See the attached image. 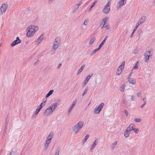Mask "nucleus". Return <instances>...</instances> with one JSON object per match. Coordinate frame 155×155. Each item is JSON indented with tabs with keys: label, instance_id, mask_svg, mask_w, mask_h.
I'll return each mask as SVG.
<instances>
[{
	"label": "nucleus",
	"instance_id": "obj_1",
	"mask_svg": "<svg viewBox=\"0 0 155 155\" xmlns=\"http://www.w3.org/2000/svg\"><path fill=\"white\" fill-rule=\"evenodd\" d=\"M38 29L39 28L38 26L34 25L29 26L26 29V37H30L33 36Z\"/></svg>",
	"mask_w": 155,
	"mask_h": 155
},
{
	"label": "nucleus",
	"instance_id": "obj_2",
	"mask_svg": "<svg viewBox=\"0 0 155 155\" xmlns=\"http://www.w3.org/2000/svg\"><path fill=\"white\" fill-rule=\"evenodd\" d=\"M57 106L58 104L56 103L51 104L45 110L44 114L47 116L51 115L57 107Z\"/></svg>",
	"mask_w": 155,
	"mask_h": 155
},
{
	"label": "nucleus",
	"instance_id": "obj_3",
	"mask_svg": "<svg viewBox=\"0 0 155 155\" xmlns=\"http://www.w3.org/2000/svg\"><path fill=\"white\" fill-rule=\"evenodd\" d=\"M61 43V39L60 38L57 37L55 39L53 43L52 49L51 51V54H53L55 51L58 48Z\"/></svg>",
	"mask_w": 155,
	"mask_h": 155
},
{
	"label": "nucleus",
	"instance_id": "obj_4",
	"mask_svg": "<svg viewBox=\"0 0 155 155\" xmlns=\"http://www.w3.org/2000/svg\"><path fill=\"white\" fill-rule=\"evenodd\" d=\"M53 133L52 132H51L48 136L44 146V149L45 150H47L48 148L50 143L51 142V139L53 137Z\"/></svg>",
	"mask_w": 155,
	"mask_h": 155
},
{
	"label": "nucleus",
	"instance_id": "obj_5",
	"mask_svg": "<svg viewBox=\"0 0 155 155\" xmlns=\"http://www.w3.org/2000/svg\"><path fill=\"white\" fill-rule=\"evenodd\" d=\"M84 125V122L82 121H79L73 128V131L75 134H77L82 128Z\"/></svg>",
	"mask_w": 155,
	"mask_h": 155
},
{
	"label": "nucleus",
	"instance_id": "obj_6",
	"mask_svg": "<svg viewBox=\"0 0 155 155\" xmlns=\"http://www.w3.org/2000/svg\"><path fill=\"white\" fill-rule=\"evenodd\" d=\"M125 64V62L123 61L120 66L117 69V71L116 72V74L117 75H120L124 69Z\"/></svg>",
	"mask_w": 155,
	"mask_h": 155
},
{
	"label": "nucleus",
	"instance_id": "obj_7",
	"mask_svg": "<svg viewBox=\"0 0 155 155\" xmlns=\"http://www.w3.org/2000/svg\"><path fill=\"white\" fill-rule=\"evenodd\" d=\"M110 2V1L108 2L105 7L103 9L102 12L104 13L105 14H107L110 11V6L111 5Z\"/></svg>",
	"mask_w": 155,
	"mask_h": 155
},
{
	"label": "nucleus",
	"instance_id": "obj_8",
	"mask_svg": "<svg viewBox=\"0 0 155 155\" xmlns=\"http://www.w3.org/2000/svg\"><path fill=\"white\" fill-rule=\"evenodd\" d=\"M104 105V103H101L98 105V107H96L95 108L94 111V113L95 114L99 113Z\"/></svg>",
	"mask_w": 155,
	"mask_h": 155
},
{
	"label": "nucleus",
	"instance_id": "obj_9",
	"mask_svg": "<svg viewBox=\"0 0 155 155\" xmlns=\"http://www.w3.org/2000/svg\"><path fill=\"white\" fill-rule=\"evenodd\" d=\"M152 52L148 50L144 54L145 61H148L149 57L152 55Z\"/></svg>",
	"mask_w": 155,
	"mask_h": 155
},
{
	"label": "nucleus",
	"instance_id": "obj_10",
	"mask_svg": "<svg viewBox=\"0 0 155 155\" xmlns=\"http://www.w3.org/2000/svg\"><path fill=\"white\" fill-rule=\"evenodd\" d=\"M8 5L5 4H2L0 8V12L2 14L5 13L7 10L8 8Z\"/></svg>",
	"mask_w": 155,
	"mask_h": 155
},
{
	"label": "nucleus",
	"instance_id": "obj_11",
	"mask_svg": "<svg viewBox=\"0 0 155 155\" xmlns=\"http://www.w3.org/2000/svg\"><path fill=\"white\" fill-rule=\"evenodd\" d=\"M126 3V0H120L117 4V8L119 9L124 5Z\"/></svg>",
	"mask_w": 155,
	"mask_h": 155
},
{
	"label": "nucleus",
	"instance_id": "obj_12",
	"mask_svg": "<svg viewBox=\"0 0 155 155\" xmlns=\"http://www.w3.org/2000/svg\"><path fill=\"white\" fill-rule=\"evenodd\" d=\"M21 42V40L19 39V38L17 37L16 38V39L13 41L12 43L11 44V46L12 47H14L16 45L20 43Z\"/></svg>",
	"mask_w": 155,
	"mask_h": 155
},
{
	"label": "nucleus",
	"instance_id": "obj_13",
	"mask_svg": "<svg viewBox=\"0 0 155 155\" xmlns=\"http://www.w3.org/2000/svg\"><path fill=\"white\" fill-rule=\"evenodd\" d=\"M128 82L130 84H135L136 83V80L135 78H128Z\"/></svg>",
	"mask_w": 155,
	"mask_h": 155
},
{
	"label": "nucleus",
	"instance_id": "obj_14",
	"mask_svg": "<svg viewBox=\"0 0 155 155\" xmlns=\"http://www.w3.org/2000/svg\"><path fill=\"white\" fill-rule=\"evenodd\" d=\"M75 104H76V102L75 101L73 102V103L72 104V105L70 106L69 109L67 111V113L68 114H70L71 113V111L72 110V109L74 108V106H75Z\"/></svg>",
	"mask_w": 155,
	"mask_h": 155
},
{
	"label": "nucleus",
	"instance_id": "obj_15",
	"mask_svg": "<svg viewBox=\"0 0 155 155\" xmlns=\"http://www.w3.org/2000/svg\"><path fill=\"white\" fill-rule=\"evenodd\" d=\"M93 75V74H91V75H89V76H87L86 79L85 80L84 82V83H83V86H84L86 85V84L88 82L89 80L90 79V78H91V76L92 75Z\"/></svg>",
	"mask_w": 155,
	"mask_h": 155
},
{
	"label": "nucleus",
	"instance_id": "obj_16",
	"mask_svg": "<svg viewBox=\"0 0 155 155\" xmlns=\"http://www.w3.org/2000/svg\"><path fill=\"white\" fill-rule=\"evenodd\" d=\"M138 61H137L136 63L133 66V68H132V71L130 73V75L132 73V71H133L134 69L136 70L138 68Z\"/></svg>",
	"mask_w": 155,
	"mask_h": 155
},
{
	"label": "nucleus",
	"instance_id": "obj_17",
	"mask_svg": "<svg viewBox=\"0 0 155 155\" xmlns=\"http://www.w3.org/2000/svg\"><path fill=\"white\" fill-rule=\"evenodd\" d=\"M42 36V35H41L36 41V43L37 45H38L43 40V38Z\"/></svg>",
	"mask_w": 155,
	"mask_h": 155
},
{
	"label": "nucleus",
	"instance_id": "obj_18",
	"mask_svg": "<svg viewBox=\"0 0 155 155\" xmlns=\"http://www.w3.org/2000/svg\"><path fill=\"white\" fill-rule=\"evenodd\" d=\"M134 125L133 124H130L126 130L130 133L131 130H133Z\"/></svg>",
	"mask_w": 155,
	"mask_h": 155
},
{
	"label": "nucleus",
	"instance_id": "obj_19",
	"mask_svg": "<svg viewBox=\"0 0 155 155\" xmlns=\"http://www.w3.org/2000/svg\"><path fill=\"white\" fill-rule=\"evenodd\" d=\"M97 139H96L93 143H92V146L91 147V150H93L94 147H96V145L97 144Z\"/></svg>",
	"mask_w": 155,
	"mask_h": 155
},
{
	"label": "nucleus",
	"instance_id": "obj_20",
	"mask_svg": "<svg viewBox=\"0 0 155 155\" xmlns=\"http://www.w3.org/2000/svg\"><path fill=\"white\" fill-rule=\"evenodd\" d=\"M125 87L126 85L125 84H122L119 90L120 91L122 92H124L125 89Z\"/></svg>",
	"mask_w": 155,
	"mask_h": 155
},
{
	"label": "nucleus",
	"instance_id": "obj_21",
	"mask_svg": "<svg viewBox=\"0 0 155 155\" xmlns=\"http://www.w3.org/2000/svg\"><path fill=\"white\" fill-rule=\"evenodd\" d=\"M85 66V64H83L82 66L81 67V68L80 69L78 70V72L77 73V74L78 75L79 74L83 71V69H84V68Z\"/></svg>",
	"mask_w": 155,
	"mask_h": 155
},
{
	"label": "nucleus",
	"instance_id": "obj_22",
	"mask_svg": "<svg viewBox=\"0 0 155 155\" xmlns=\"http://www.w3.org/2000/svg\"><path fill=\"white\" fill-rule=\"evenodd\" d=\"M96 38L95 37H93L91 38L89 41V44L90 45H92L94 41L96 40Z\"/></svg>",
	"mask_w": 155,
	"mask_h": 155
},
{
	"label": "nucleus",
	"instance_id": "obj_23",
	"mask_svg": "<svg viewBox=\"0 0 155 155\" xmlns=\"http://www.w3.org/2000/svg\"><path fill=\"white\" fill-rule=\"evenodd\" d=\"M130 133L128 131L126 130L124 133V136L126 137H127L129 136Z\"/></svg>",
	"mask_w": 155,
	"mask_h": 155
},
{
	"label": "nucleus",
	"instance_id": "obj_24",
	"mask_svg": "<svg viewBox=\"0 0 155 155\" xmlns=\"http://www.w3.org/2000/svg\"><path fill=\"white\" fill-rule=\"evenodd\" d=\"M89 137V135L88 134H87L84 137L83 140L82 142V143L83 144H84L85 143L86 141L88 139Z\"/></svg>",
	"mask_w": 155,
	"mask_h": 155
},
{
	"label": "nucleus",
	"instance_id": "obj_25",
	"mask_svg": "<svg viewBox=\"0 0 155 155\" xmlns=\"http://www.w3.org/2000/svg\"><path fill=\"white\" fill-rule=\"evenodd\" d=\"M106 28V29L107 30H109L110 28V27L108 26V24L107 23L103 24V26L102 27V28Z\"/></svg>",
	"mask_w": 155,
	"mask_h": 155
},
{
	"label": "nucleus",
	"instance_id": "obj_26",
	"mask_svg": "<svg viewBox=\"0 0 155 155\" xmlns=\"http://www.w3.org/2000/svg\"><path fill=\"white\" fill-rule=\"evenodd\" d=\"M88 22L89 19L88 18H87L85 20L83 24H82V25L86 26L88 25Z\"/></svg>",
	"mask_w": 155,
	"mask_h": 155
},
{
	"label": "nucleus",
	"instance_id": "obj_27",
	"mask_svg": "<svg viewBox=\"0 0 155 155\" xmlns=\"http://www.w3.org/2000/svg\"><path fill=\"white\" fill-rule=\"evenodd\" d=\"M54 90H51L46 96V97H48L50 96L53 92Z\"/></svg>",
	"mask_w": 155,
	"mask_h": 155
},
{
	"label": "nucleus",
	"instance_id": "obj_28",
	"mask_svg": "<svg viewBox=\"0 0 155 155\" xmlns=\"http://www.w3.org/2000/svg\"><path fill=\"white\" fill-rule=\"evenodd\" d=\"M146 17L145 16H143L140 19L139 21L142 23H143L146 19Z\"/></svg>",
	"mask_w": 155,
	"mask_h": 155
},
{
	"label": "nucleus",
	"instance_id": "obj_29",
	"mask_svg": "<svg viewBox=\"0 0 155 155\" xmlns=\"http://www.w3.org/2000/svg\"><path fill=\"white\" fill-rule=\"evenodd\" d=\"M100 48H98L95 49L90 54V56H92Z\"/></svg>",
	"mask_w": 155,
	"mask_h": 155
},
{
	"label": "nucleus",
	"instance_id": "obj_30",
	"mask_svg": "<svg viewBox=\"0 0 155 155\" xmlns=\"http://www.w3.org/2000/svg\"><path fill=\"white\" fill-rule=\"evenodd\" d=\"M86 28V27L83 25H81V30L83 32L85 31V29Z\"/></svg>",
	"mask_w": 155,
	"mask_h": 155
},
{
	"label": "nucleus",
	"instance_id": "obj_31",
	"mask_svg": "<svg viewBox=\"0 0 155 155\" xmlns=\"http://www.w3.org/2000/svg\"><path fill=\"white\" fill-rule=\"evenodd\" d=\"M41 109V107H38L35 113V115H36L38 113Z\"/></svg>",
	"mask_w": 155,
	"mask_h": 155
},
{
	"label": "nucleus",
	"instance_id": "obj_32",
	"mask_svg": "<svg viewBox=\"0 0 155 155\" xmlns=\"http://www.w3.org/2000/svg\"><path fill=\"white\" fill-rule=\"evenodd\" d=\"M46 101V100L45 101H43V102L41 103L40 105H39L38 107H41V108L42 107L45 105V102Z\"/></svg>",
	"mask_w": 155,
	"mask_h": 155
},
{
	"label": "nucleus",
	"instance_id": "obj_33",
	"mask_svg": "<svg viewBox=\"0 0 155 155\" xmlns=\"http://www.w3.org/2000/svg\"><path fill=\"white\" fill-rule=\"evenodd\" d=\"M81 3H79V4H77L75 6L74 9V11H76L78 10V9L79 6L81 5Z\"/></svg>",
	"mask_w": 155,
	"mask_h": 155
},
{
	"label": "nucleus",
	"instance_id": "obj_34",
	"mask_svg": "<svg viewBox=\"0 0 155 155\" xmlns=\"http://www.w3.org/2000/svg\"><path fill=\"white\" fill-rule=\"evenodd\" d=\"M108 18L107 17H105L103 18L102 20V23L105 24L106 23L107 21L108 20Z\"/></svg>",
	"mask_w": 155,
	"mask_h": 155
},
{
	"label": "nucleus",
	"instance_id": "obj_35",
	"mask_svg": "<svg viewBox=\"0 0 155 155\" xmlns=\"http://www.w3.org/2000/svg\"><path fill=\"white\" fill-rule=\"evenodd\" d=\"M117 143V141H115L111 145V147L112 149H114L116 146Z\"/></svg>",
	"mask_w": 155,
	"mask_h": 155
},
{
	"label": "nucleus",
	"instance_id": "obj_36",
	"mask_svg": "<svg viewBox=\"0 0 155 155\" xmlns=\"http://www.w3.org/2000/svg\"><path fill=\"white\" fill-rule=\"evenodd\" d=\"M60 150V148L58 147L56 150L54 155H59Z\"/></svg>",
	"mask_w": 155,
	"mask_h": 155
},
{
	"label": "nucleus",
	"instance_id": "obj_37",
	"mask_svg": "<svg viewBox=\"0 0 155 155\" xmlns=\"http://www.w3.org/2000/svg\"><path fill=\"white\" fill-rule=\"evenodd\" d=\"M97 2V1H95L91 5V6L90 7L89 9V11H90L91 10L92 8L95 5V4Z\"/></svg>",
	"mask_w": 155,
	"mask_h": 155
},
{
	"label": "nucleus",
	"instance_id": "obj_38",
	"mask_svg": "<svg viewBox=\"0 0 155 155\" xmlns=\"http://www.w3.org/2000/svg\"><path fill=\"white\" fill-rule=\"evenodd\" d=\"M105 40H103V41H102V42L101 43L100 45H99V47H98L99 48H100V49L101 48L102 46H103L105 43Z\"/></svg>",
	"mask_w": 155,
	"mask_h": 155
},
{
	"label": "nucleus",
	"instance_id": "obj_39",
	"mask_svg": "<svg viewBox=\"0 0 155 155\" xmlns=\"http://www.w3.org/2000/svg\"><path fill=\"white\" fill-rule=\"evenodd\" d=\"M88 87H87L85 88L83 93L82 94V97H83L84 96V94L87 92V91L88 90Z\"/></svg>",
	"mask_w": 155,
	"mask_h": 155
},
{
	"label": "nucleus",
	"instance_id": "obj_40",
	"mask_svg": "<svg viewBox=\"0 0 155 155\" xmlns=\"http://www.w3.org/2000/svg\"><path fill=\"white\" fill-rule=\"evenodd\" d=\"M134 120L136 122H140L141 121V120L140 118H135L134 119Z\"/></svg>",
	"mask_w": 155,
	"mask_h": 155
},
{
	"label": "nucleus",
	"instance_id": "obj_41",
	"mask_svg": "<svg viewBox=\"0 0 155 155\" xmlns=\"http://www.w3.org/2000/svg\"><path fill=\"white\" fill-rule=\"evenodd\" d=\"M133 130L135 133L136 134H137L138 133V129L137 128H133Z\"/></svg>",
	"mask_w": 155,
	"mask_h": 155
},
{
	"label": "nucleus",
	"instance_id": "obj_42",
	"mask_svg": "<svg viewBox=\"0 0 155 155\" xmlns=\"http://www.w3.org/2000/svg\"><path fill=\"white\" fill-rule=\"evenodd\" d=\"M141 93L140 92H138L137 94V96L138 97H141Z\"/></svg>",
	"mask_w": 155,
	"mask_h": 155
},
{
	"label": "nucleus",
	"instance_id": "obj_43",
	"mask_svg": "<svg viewBox=\"0 0 155 155\" xmlns=\"http://www.w3.org/2000/svg\"><path fill=\"white\" fill-rule=\"evenodd\" d=\"M142 23H141V22L139 20L137 22V24H136V25L138 26H139Z\"/></svg>",
	"mask_w": 155,
	"mask_h": 155
},
{
	"label": "nucleus",
	"instance_id": "obj_44",
	"mask_svg": "<svg viewBox=\"0 0 155 155\" xmlns=\"http://www.w3.org/2000/svg\"><path fill=\"white\" fill-rule=\"evenodd\" d=\"M146 101H144V103L143 104H142L141 106V108H143L144 106H145V105L146 104Z\"/></svg>",
	"mask_w": 155,
	"mask_h": 155
},
{
	"label": "nucleus",
	"instance_id": "obj_45",
	"mask_svg": "<svg viewBox=\"0 0 155 155\" xmlns=\"http://www.w3.org/2000/svg\"><path fill=\"white\" fill-rule=\"evenodd\" d=\"M124 113L126 114V115L127 116L128 114V111L126 110H124Z\"/></svg>",
	"mask_w": 155,
	"mask_h": 155
},
{
	"label": "nucleus",
	"instance_id": "obj_46",
	"mask_svg": "<svg viewBox=\"0 0 155 155\" xmlns=\"http://www.w3.org/2000/svg\"><path fill=\"white\" fill-rule=\"evenodd\" d=\"M61 66V64H58V67H57V68H58V69H59V68H60V67Z\"/></svg>",
	"mask_w": 155,
	"mask_h": 155
},
{
	"label": "nucleus",
	"instance_id": "obj_47",
	"mask_svg": "<svg viewBox=\"0 0 155 155\" xmlns=\"http://www.w3.org/2000/svg\"><path fill=\"white\" fill-rule=\"evenodd\" d=\"M9 155H14V152H11L10 153Z\"/></svg>",
	"mask_w": 155,
	"mask_h": 155
},
{
	"label": "nucleus",
	"instance_id": "obj_48",
	"mask_svg": "<svg viewBox=\"0 0 155 155\" xmlns=\"http://www.w3.org/2000/svg\"><path fill=\"white\" fill-rule=\"evenodd\" d=\"M8 123V122H7V121L6 120L5 122V128H6V127H7V126Z\"/></svg>",
	"mask_w": 155,
	"mask_h": 155
},
{
	"label": "nucleus",
	"instance_id": "obj_49",
	"mask_svg": "<svg viewBox=\"0 0 155 155\" xmlns=\"http://www.w3.org/2000/svg\"><path fill=\"white\" fill-rule=\"evenodd\" d=\"M138 26L136 25V26H135V27L134 28V31H136L137 29V28H138Z\"/></svg>",
	"mask_w": 155,
	"mask_h": 155
},
{
	"label": "nucleus",
	"instance_id": "obj_50",
	"mask_svg": "<svg viewBox=\"0 0 155 155\" xmlns=\"http://www.w3.org/2000/svg\"><path fill=\"white\" fill-rule=\"evenodd\" d=\"M107 36L104 38V39L103 40H105V41L107 38Z\"/></svg>",
	"mask_w": 155,
	"mask_h": 155
},
{
	"label": "nucleus",
	"instance_id": "obj_51",
	"mask_svg": "<svg viewBox=\"0 0 155 155\" xmlns=\"http://www.w3.org/2000/svg\"><path fill=\"white\" fill-rule=\"evenodd\" d=\"M131 101H133L134 100L133 96H131Z\"/></svg>",
	"mask_w": 155,
	"mask_h": 155
},
{
	"label": "nucleus",
	"instance_id": "obj_52",
	"mask_svg": "<svg viewBox=\"0 0 155 155\" xmlns=\"http://www.w3.org/2000/svg\"><path fill=\"white\" fill-rule=\"evenodd\" d=\"M54 0H48V1L50 2H52Z\"/></svg>",
	"mask_w": 155,
	"mask_h": 155
},
{
	"label": "nucleus",
	"instance_id": "obj_53",
	"mask_svg": "<svg viewBox=\"0 0 155 155\" xmlns=\"http://www.w3.org/2000/svg\"><path fill=\"white\" fill-rule=\"evenodd\" d=\"M153 5L155 7V0H154L153 1Z\"/></svg>",
	"mask_w": 155,
	"mask_h": 155
},
{
	"label": "nucleus",
	"instance_id": "obj_54",
	"mask_svg": "<svg viewBox=\"0 0 155 155\" xmlns=\"http://www.w3.org/2000/svg\"><path fill=\"white\" fill-rule=\"evenodd\" d=\"M133 34L132 33V34H131V35H130V37L131 38H132V37H133Z\"/></svg>",
	"mask_w": 155,
	"mask_h": 155
},
{
	"label": "nucleus",
	"instance_id": "obj_55",
	"mask_svg": "<svg viewBox=\"0 0 155 155\" xmlns=\"http://www.w3.org/2000/svg\"><path fill=\"white\" fill-rule=\"evenodd\" d=\"M145 100H146V98H144L143 99V101L144 102V101H146Z\"/></svg>",
	"mask_w": 155,
	"mask_h": 155
},
{
	"label": "nucleus",
	"instance_id": "obj_56",
	"mask_svg": "<svg viewBox=\"0 0 155 155\" xmlns=\"http://www.w3.org/2000/svg\"><path fill=\"white\" fill-rule=\"evenodd\" d=\"M134 53L135 54H137V51H134Z\"/></svg>",
	"mask_w": 155,
	"mask_h": 155
},
{
	"label": "nucleus",
	"instance_id": "obj_57",
	"mask_svg": "<svg viewBox=\"0 0 155 155\" xmlns=\"http://www.w3.org/2000/svg\"><path fill=\"white\" fill-rule=\"evenodd\" d=\"M135 31H134V30L133 32H132V33L133 34H134V32H135Z\"/></svg>",
	"mask_w": 155,
	"mask_h": 155
},
{
	"label": "nucleus",
	"instance_id": "obj_58",
	"mask_svg": "<svg viewBox=\"0 0 155 155\" xmlns=\"http://www.w3.org/2000/svg\"><path fill=\"white\" fill-rule=\"evenodd\" d=\"M1 44H0V47L1 46Z\"/></svg>",
	"mask_w": 155,
	"mask_h": 155
}]
</instances>
